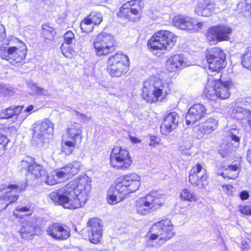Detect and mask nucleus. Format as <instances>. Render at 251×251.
I'll return each mask as SVG.
<instances>
[{"label": "nucleus", "mask_w": 251, "mask_h": 251, "mask_svg": "<svg viewBox=\"0 0 251 251\" xmlns=\"http://www.w3.org/2000/svg\"><path fill=\"white\" fill-rule=\"evenodd\" d=\"M249 192L246 190L242 191L239 194L240 198L242 201L248 200L249 198Z\"/></svg>", "instance_id": "47"}, {"label": "nucleus", "mask_w": 251, "mask_h": 251, "mask_svg": "<svg viewBox=\"0 0 251 251\" xmlns=\"http://www.w3.org/2000/svg\"><path fill=\"white\" fill-rule=\"evenodd\" d=\"M143 198L145 201V203L152 211L160 208L164 203L163 195L157 191H152Z\"/></svg>", "instance_id": "25"}, {"label": "nucleus", "mask_w": 251, "mask_h": 251, "mask_svg": "<svg viewBox=\"0 0 251 251\" xmlns=\"http://www.w3.org/2000/svg\"><path fill=\"white\" fill-rule=\"evenodd\" d=\"M79 171V165L77 163L69 164L50 172L46 170V174L42 181L49 185H55L60 182L59 179L70 178L77 175Z\"/></svg>", "instance_id": "12"}, {"label": "nucleus", "mask_w": 251, "mask_h": 251, "mask_svg": "<svg viewBox=\"0 0 251 251\" xmlns=\"http://www.w3.org/2000/svg\"><path fill=\"white\" fill-rule=\"evenodd\" d=\"M23 107V106L12 105L2 109L0 111V121L8 120L18 116L22 113Z\"/></svg>", "instance_id": "30"}, {"label": "nucleus", "mask_w": 251, "mask_h": 251, "mask_svg": "<svg viewBox=\"0 0 251 251\" xmlns=\"http://www.w3.org/2000/svg\"><path fill=\"white\" fill-rule=\"evenodd\" d=\"M173 21L174 25L177 28L192 32L198 31L203 25L202 22H197L194 18L188 16H176Z\"/></svg>", "instance_id": "22"}, {"label": "nucleus", "mask_w": 251, "mask_h": 251, "mask_svg": "<svg viewBox=\"0 0 251 251\" xmlns=\"http://www.w3.org/2000/svg\"><path fill=\"white\" fill-rule=\"evenodd\" d=\"M150 139L149 145L152 147L158 145L160 142V139L158 136L153 135H150Z\"/></svg>", "instance_id": "45"}, {"label": "nucleus", "mask_w": 251, "mask_h": 251, "mask_svg": "<svg viewBox=\"0 0 251 251\" xmlns=\"http://www.w3.org/2000/svg\"><path fill=\"white\" fill-rule=\"evenodd\" d=\"M37 92L40 94L44 95L46 91L43 88L37 87L36 89Z\"/></svg>", "instance_id": "51"}, {"label": "nucleus", "mask_w": 251, "mask_h": 251, "mask_svg": "<svg viewBox=\"0 0 251 251\" xmlns=\"http://www.w3.org/2000/svg\"><path fill=\"white\" fill-rule=\"evenodd\" d=\"M89 241L93 244L100 242L103 234V226L100 219L97 217L89 219L86 223Z\"/></svg>", "instance_id": "20"}, {"label": "nucleus", "mask_w": 251, "mask_h": 251, "mask_svg": "<svg viewBox=\"0 0 251 251\" xmlns=\"http://www.w3.org/2000/svg\"><path fill=\"white\" fill-rule=\"evenodd\" d=\"M37 227L34 225L27 223L21 226L19 233L21 237L26 240H32L36 235Z\"/></svg>", "instance_id": "31"}, {"label": "nucleus", "mask_w": 251, "mask_h": 251, "mask_svg": "<svg viewBox=\"0 0 251 251\" xmlns=\"http://www.w3.org/2000/svg\"><path fill=\"white\" fill-rule=\"evenodd\" d=\"M5 37V30L3 25L0 24V39Z\"/></svg>", "instance_id": "49"}, {"label": "nucleus", "mask_w": 251, "mask_h": 251, "mask_svg": "<svg viewBox=\"0 0 251 251\" xmlns=\"http://www.w3.org/2000/svg\"><path fill=\"white\" fill-rule=\"evenodd\" d=\"M231 140L235 142V148H237L239 145V142L240 139L239 137L234 134H232L231 135Z\"/></svg>", "instance_id": "48"}, {"label": "nucleus", "mask_w": 251, "mask_h": 251, "mask_svg": "<svg viewBox=\"0 0 251 251\" xmlns=\"http://www.w3.org/2000/svg\"><path fill=\"white\" fill-rule=\"evenodd\" d=\"M172 93L171 83L152 75L143 82L141 96L146 103L152 104L164 101Z\"/></svg>", "instance_id": "3"}, {"label": "nucleus", "mask_w": 251, "mask_h": 251, "mask_svg": "<svg viewBox=\"0 0 251 251\" xmlns=\"http://www.w3.org/2000/svg\"><path fill=\"white\" fill-rule=\"evenodd\" d=\"M130 65L129 57L121 51H117L108 57L106 70L112 77H120L128 73Z\"/></svg>", "instance_id": "6"}, {"label": "nucleus", "mask_w": 251, "mask_h": 251, "mask_svg": "<svg viewBox=\"0 0 251 251\" xmlns=\"http://www.w3.org/2000/svg\"><path fill=\"white\" fill-rule=\"evenodd\" d=\"M247 159L251 165V150L248 151L247 154Z\"/></svg>", "instance_id": "52"}, {"label": "nucleus", "mask_w": 251, "mask_h": 251, "mask_svg": "<svg viewBox=\"0 0 251 251\" xmlns=\"http://www.w3.org/2000/svg\"><path fill=\"white\" fill-rule=\"evenodd\" d=\"M218 121L213 117L209 118L200 125L199 130L203 134H210L216 130Z\"/></svg>", "instance_id": "32"}, {"label": "nucleus", "mask_w": 251, "mask_h": 251, "mask_svg": "<svg viewBox=\"0 0 251 251\" xmlns=\"http://www.w3.org/2000/svg\"><path fill=\"white\" fill-rule=\"evenodd\" d=\"M239 5L241 12L245 16H251V0H242Z\"/></svg>", "instance_id": "40"}, {"label": "nucleus", "mask_w": 251, "mask_h": 251, "mask_svg": "<svg viewBox=\"0 0 251 251\" xmlns=\"http://www.w3.org/2000/svg\"><path fill=\"white\" fill-rule=\"evenodd\" d=\"M241 64L244 68L251 71V46L247 48L243 55Z\"/></svg>", "instance_id": "37"}, {"label": "nucleus", "mask_w": 251, "mask_h": 251, "mask_svg": "<svg viewBox=\"0 0 251 251\" xmlns=\"http://www.w3.org/2000/svg\"><path fill=\"white\" fill-rule=\"evenodd\" d=\"M165 65L166 71L169 73L179 71L185 66L184 56L180 53L170 55Z\"/></svg>", "instance_id": "23"}, {"label": "nucleus", "mask_w": 251, "mask_h": 251, "mask_svg": "<svg viewBox=\"0 0 251 251\" xmlns=\"http://www.w3.org/2000/svg\"><path fill=\"white\" fill-rule=\"evenodd\" d=\"M87 19L94 25H99L102 21V16L100 12L92 11L87 16Z\"/></svg>", "instance_id": "38"}, {"label": "nucleus", "mask_w": 251, "mask_h": 251, "mask_svg": "<svg viewBox=\"0 0 251 251\" xmlns=\"http://www.w3.org/2000/svg\"><path fill=\"white\" fill-rule=\"evenodd\" d=\"M82 133V127L78 123L75 122L68 126L66 129V135L71 140L62 143V151L66 155H70L75 148H78L83 138Z\"/></svg>", "instance_id": "11"}, {"label": "nucleus", "mask_w": 251, "mask_h": 251, "mask_svg": "<svg viewBox=\"0 0 251 251\" xmlns=\"http://www.w3.org/2000/svg\"><path fill=\"white\" fill-rule=\"evenodd\" d=\"M33 213L31 209L30 205H27L25 206H17L13 211V215L18 219H23L25 217L30 216Z\"/></svg>", "instance_id": "35"}, {"label": "nucleus", "mask_w": 251, "mask_h": 251, "mask_svg": "<svg viewBox=\"0 0 251 251\" xmlns=\"http://www.w3.org/2000/svg\"><path fill=\"white\" fill-rule=\"evenodd\" d=\"M133 157L130 151L126 147L114 146L109 156V164L116 170L126 171L133 164Z\"/></svg>", "instance_id": "9"}, {"label": "nucleus", "mask_w": 251, "mask_h": 251, "mask_svg": "<svg viewBox=\"0 0 251 251\" xmlns=\"http://www.w3.org/2000/svg\"><path fill=\"white\" fill-rule=\"evenodd\" d=\"M91 179L80 175L50 194V199L65 208L74 210L83 207L89 198Z\"/></svg>", "instance_id": "1"}, {"label": "nucleus", "mask_w": 251, "mask_h": 251, "mask_svg": "<svg viewBox=\"0 0 251 251\" xmlns=\"http://www.w3.org/2000/svg\"><path fill=\"white\" fill-rule=\"evenodd\" d=\"M34 107L32 105H28L25 109V111L26 112L31 113V111L33 110Z\"/></svg>", "instance_id": "53"}, {"label": "nucleus", "mask_w": 251, "mask_h": 251, "mask_svg": "<svg viewBox=\"0 0 251 251\" xmlns=\"http://www.w3.org/2000/svg\"><path fill=\"white\" fill-rule=\"evenodd\" d=\"M145 3L143 0L126 1L119 8L116 15L118 19L127 22L137 23L143 16Z\"/></svg>", "instance_id": "7"}, {"label": "nucleus", "mask_w": 251, "mask_h": 251, "mask_svg": "<svg viewBox=\"0 0 251 251\" xmlns=\"http://www.w3.org/2000/svg\"><path fill=\"white\" fill-rule=\"evenodd\" d=\"M179 115L176 112L167 114L164 118L161 125L160 130L163 134H167L176 129L178 125Z\"/></svg>", "instance_id": "24"}, {"label": "nucleus", "mask_w": 251, "mask_h": 251, "mask_svg": "<svg viewBox=\"0 0 251 251\" xmlns=\"http://www.w3.org/2000/svg\"><path fill=\"white\" fill-rule=\"evenodd\" d=\"M9 142V139L3 130L0 129V149L5 151Z\"/></svg>", "instance_id": "42"}, {"label": "nucleus", "mask_w": 251, "mask_h": 251, "mask_svg": "<svg viewBox=\"0 0 251 251\" xmlns=\"http://www.w3.org/2000/svg\"><path fill=\"white\" fill-rule=\"evenodd\" d=\"M179 198L182 201L197 202L199 200L198 195L190 188L185 187L179 192Z\"/></svg>", "instance_id": "34"}, {"label": "nucleus", "mask_w": 251, "mask_h": 251, "mask_svg": "<svg viewBox=\"0 0 251 251\" xmlns=\"http://www.w3.org/2000/svg\"><path fill=\"white\" fill-rule=\"evenodd\" d=\"M241 158H239L226 168H223L220 176L225 179L234 180L237 178L241 171Z\"/></svg>", "instance_id": "28"}, {"label": "nucleus", "mask_w": 251, "mask_h": 251, "mask_svg": "<svg viewBox=\"0 0 251 251\" xmlns=\"http://www.w3.org/2000/svg\"><path fill=\"white\" fill-rule=\"evenodd\" d=\"M26 189L25 182H17L14 184H1L0 185V213L9 205L15 203L18 200L19 193Z\"/></svg>", "instance_id": "8"}, {"label": "nucleus", "mask_w": 251, "mask_h": 251, "mask_svg": "<svg viewBox=\"0 0 251 251\" xmlns=\"http://www.w3.org/2000/svg\"><path fill=\"white\" fill-rule=\"evenodd\" d=\"M21 171H24L26 174L36 180L43 181L46 174V169L41 164L38 163L34 158L27 156L22 160L19 164Z\"/></svg>", "instance_id": "17"}, {"label": "nucleus", "mask_w": 251, "mask_h": 251, "mask_svg": "<svg viewBox=\"0 0 251 251\" xmlns=\"http://www.w3.org/2000/svg\"><path fill=\"white\" fill-rule=\"evenodd\" d=\"M204 57L208 68L211 72H219L226 66V55L220 47L207 49L205 51Z\"/></svg>", "instance_id": "14"}, {"label": "nucleus", "mask_w": 251, "mask_h": 251, "mask_svg": "<svg viewBox=\"0 0 251 251\" xmlns=\"http://www.w3.org/2000/svg\"><path fill=\"white\" fill-rule=\"evenodd\" d=\"M94 25L89 21L86 17L80 22V27L83 33H88L91 32L94 28Z\"/></svg>", "instance_id": "39"}, {"label": "nucleus", "mask_w": 251, "mask_h": 251, "mask_svg": "<svg viewBox=\"0 0 251 251\" xmlns=\"http://www.w3.org/2000/svg\"><path fill=\"white\" fill-rule=\"evenodd\" d=\"M93 47L97 56H106L111 54L116 49L113 36L106 33L99 34L93 42Z\"/></svg>", "instance_id": "16"}, {"label": "nucleus", "mask_w": 251, "mask_h": 251, "mask_svg": "<svg viewBox=\"0 0 251 251\" xmlns=\"http://www.w3.org/2000/svg\"><path fill=\"white\" fill-rule=\"evenodd\" d=\"M232 86L231 81H222L221 78L208 80L203 89L202 96L204 99L214 103L218 99L226 100L231 95L230 89Z\"/></svg>", "instance_id": "4"}, {"label": "nucleus", "mask_w": 251, "mask_h": 251, "mask_svg": "<svg viewBox=\"0 0 251 251\" xmlns=\"http://www.w3.org/2000/svg\"><path fill=\"white\" fill-rule=\"evenodd\" d=\"M141 185V177L135 173H127L118 178L108 189L107 200L111 204L120 202L131 193L136 192Z\"/></svg>", "instance_id": "2"}, {"label": "nucleus", "mask_w": 251, "mask_h": 251, "mask_svg": "<svg viewBox=\"0 0 251 251\" xmlns=\"http://www.w3.org/2000/svg\"><path fill=\"white\" fill-rule=\"evenodd\" d=\"M239 211L242 214L251 216V205H244L239 208Z\"/></svg>", "instance_id": "44"}, {"label": "nucleus", "mask_w": 251, "mask_h": 251, "mask_svg": "<svg viewBox=\"0 0 251 251\" xmlns=\"http://www.w3.org/2000/svg\"><path fill=\"white\" fill-rule=\"evenodd\" d=\"M27 52L26 46L22 41H19V43L14 46L0 48V57L15 66L23 64Z\"/></svg>", "instance_id": "13"}, {"label": "nucleus", "mask_w": 251, "mask_h": 251, "mask_svg": "<svg viewBox=\"0 0 251 251\" xmlns=\"http://www.w3.org/2000/svg\"><path fill=\"white\" fill-rule=\"evenodd\" d=\"M216 8V5L211 0H202L196 5L194 12L199 16L207 17L211 16Z\"/></svg>", "instance_id": "26"}, {"label": "nucleus", "mask_w": 251, "mask_h": 251, "mask_svg": "<svg viewBox=\"0 0 251 251\" xmlns=\"http://www.w3.org/2000/svg\"><path fill=\"white\" fill-rule=\"evenodd\" d=\"M224 192L228 195L232 194L233 186L230 184H224L222 186Z\"/></svg>", "instance_id": "46"}, {"label": "nucleus", "mask_w": 251, "mask_h": 251, "mask_svg": "<svg viewBox=\"0 0 251 251\" xmlns=\"http://www.w3.org/2000/svg\"><path fill=\"white\" fill-rule=\"evenodd\" d=\"M33 136L40 142L50 139L54 131V124L49 118H45L33 125Z\"/></svg>", "instance_id": "18"}, {"label": "nucleus", "mask_w": 251, "mask_h": 251, "mask_svg": "<svg viewBox=\"0 0 251 251\" xmlns=\"http://www.w3.org/2000/svg\"><path fill=\"white\" fill-rule=\"evenodd\" d=\"M3 151L2 150H1V149H0V154L2 153V152H3Z\"/></svg>", "instance_id": "54"}, {"label": "nucleus", "mask_w": 251, "mask_h": 251, "mask_svg": "<svg viewBox=\"0 0 251 251\" xmlns=\"http://www.w3.org/2000/svg\"><path fill=\"white\" fill-rule=\"evenodd\" d=\"M207 109L201 104H195L188 110L186 115V124L189 125L204 117L206 114Z\"/></svg>", "instance_id": "27"}, {"label": "nucleus", "mask_w": 251, "mask_h": 251, "mask_svg": "<svg viewBox=\"0 0 251 251\" xmlns=\"http://www.w3.org/2000/svg\"><path fill=\"white\" fill-rule=\"evenodd\" d=\"M129 139L133 143H139L141 142V140L139 139L138 138L133 137V136H129Z\"/></svg>", "instance_id": "50"}, {"label": "nucleus", "mask_w": 251, "mask_h": 251, "mask_svg": "<svg viewBox=\"0 0 251 251\" xmlns=\"http://www.w3.org/2000/svg\"><path fill=\"white\" fill-rule=\"evenodd\" d=\"M81 115L82 116H85V115H84V114H81Z\"/></svg>", "instance_id": "55"}, {"label": "nucleus", "mask_w": 251, "mask_h": 251, "mask_svg": "<svg viewBox=\"0 0 251 251\" xmlns=\"http://www.w3.org/2000/svg\"><path fill=\"white\" fill-rule=\"evenodd\" d=\"M177 36L168 30H160L155 32L148 40L147 44L151 51L169 50L175 46Z\"/></svg>", "instance_id": "5"}, {"label": "nucleus", "mask_w": 251, "mask_h": 251, "mask_svg": "<svg viewBox=\"0 0 251 251\" xmlns=\"http://www.w3.org/2000/svg\"><path fill=\"white\" fill-rule=\"evenodd\" d=\"M143 197L139 198L135 202V207L137 212L140 215H145L151 210L149 206L145 203Z\"/></svg>", "instance_id": "36"}, {"label": "nucleus", "mask_w": 251, "mask_h": 251, "mask_svg": "<svg viewBox=\"0 0 251 251\" xmlns=\"http://www.w3.org/2000/svg\"><path fill=\"white\" fill-rule=\"evenodd\" d=\"M46 234L57 241H64L70 237V229L66 225L60 222H53L46 229Z\"/></svg>", "instance_id": "21"}, {"label": "nucleus", "mask_w": 251, "mask_h": 251, "mask_svg": "<svg viewBox=\"0 0 251 251\" xmlns=\"http://www.w3.org/2000/svg\"><path fill=\"white\" fill-rule=\"evenodd\" d=\"M151 233L148 238L149 240L158 239L164 243L175 236L176 232L174 226L170 219L166 218L154 223L151 228Z\"/></svg>", "instance_id": "10"}, {"label": "nucleus", "mask_w": 251, "mask_h": 251, "mask_svg": "<svg viewBox=\"0 0 251 251\" xmlns=\"http://www.w3.org/2000/svg\"><path fill=\"white\" fill-rule=\"evenodd\" d=\"M75 38V34L71 30L67 31L64 35V44L70 45L72 43Z\"/></svg>", "instance_id": "43"}, {"label": "nucleus", "mask_w": 251, "mask_h": 251, "mask_svg": "<svg viewBox=\"0 0 251 251\" xmlns=\"http://www.w3.org/2000/svg\"><path fill=\"white\" fill-rule=\"evenodd\" d=\"M69 45L63 43L61 45L60 49L62 53L65 57L71 59L74 57L75 51L72 47Z\"/></svg>", "instance_id": "41"}, {"label": "nucleus", "mask_w": 251, "mask_h": 251, "mask_svg": "<svg viewBox=\"0 0 251 251\" xmlns=\"http://www.w3.org/2000/svg\"><path fill=\"white\" fill-rule=\"evenodd\" d=\"M208 175L203 168V164L198 163L189 172L188 180L193 186L203 188L209 184Z\"/></svg>", "instance_id": "19"}, {"label": "nucleus", "mask_w": 251, "mask_h": 251, "mask_svg": "<svg viewBox=\"0 0 251 251\" xmlns=\"http://www.w3.org/2000/svg\"><path fill=\"white\" fill-rule=\"evenodd\" d=\"M232 28L226 25L219 24L208 28L205 35L206 42L210 46L227 41L230 38Z\"/></svg>", "instance_id": "15"}, {"label": "nucleus", "mask_w": 251, "mask_h": 251, "mask_svg": "<svg viewBox=\"0 0 251 251\" xmlns=\"http://www.w3.org/2000/svg\"><path fill=\"white\" fill-rule=\"evenodd\" d=\"M56 34L55 29L49 24H44L42 26L41 38L45 43H49L54 39Z\"/></svg>", "instance_id": "33"}, {"label": "nucleus", "mask_w": 251, "mask_h": 251, "mask_svg": "<svg viewBox=\"0 0 251 251\" xmlns=\"http://www.w3.org/2000/svg\"><path fill=\"white\" fill-rule=\"evenodd\" d=\"M23 107V106L12 105L2 109L0 111V121L8 120L18 116L22 113Z\"/></svg>", "instance_id": "29"}]
</instances>
